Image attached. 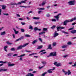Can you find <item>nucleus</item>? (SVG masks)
I'll return each instance as SVG.
<instances>
[{
  "label": "nucleus",
  "mask_w": 76,
  "mask_h": 76,
  "mask_svg": "<svg viewBox=\"0 0 76 76\" xmlns=\"http://www.w3.org/2000/svg\"><path fill=\"white\" fill-rule=\"evenodd\" d=\"M76 20V17H74V18H72L71 19H69L68 20H65L63 23V25L66 26L67 25V23L69 22H73V21H74V20Z\"/></svg>",
  "instance_id": "nucleus-1"
},
{
  "label": "nucleus",
  "mask_w": 76,
  "mask_h": 76,
  "mask_svg": "<svg viewBox=\"0 0 76 76\" xmlns=\"http://www.w3.org/2000/svg\"><path fill=\"white\" fill-rule=\"evenodd\" d=\"M29 44V43H26L25 44L23 45H21L19 46L17 48L16 50H20L22 49V48L23 47H25L26 45H28Z\"/></svg>",
  "instance_id": "nucleus-2"
},
{
  "label": "nucleus",
  "mask_w": 76,
  "mask_h": 76,
  "mask_svg": "<svg viewBox=\"0 0 76 76\" xmlns=\"http://www.w3.org/2000/svg\"><path fill=\"white\" fill-rule=\"evenodd\" d=\"M75 3H76V1L75 0L69 1L68 2L69 5H75Z\"/></svg>",
  "instance_id": "nucleus-3"
},
{
  "label": "nucleus",
  "mask_w": 76,
  "mask_h": 76,
  "mask_svg": "<svg viewBox=\"0 0 76 76\" xmlns=\"http://www.w3.org/2000/svg\"><path fill=\"white\" fill-rule=\"evenodd\" d=\"M26 55V54H23L20 56H18V57H20V58L19 59V60L20 61H22L23 60V59H22L23 58L22 57H24V56H25Z\"/></svg>",
  "instance_id": "nucleus-4"
},
{
  "label": "nucleus",
  "mask_w": 76,
  "mask_h": 76,
  "mask_svg": "<svg viewBox=\"0 0 76 76\" xmlns=\"http://www.w3.org/2000/svg\"><path fill=\"white\" fill-rule=\"evenodd\" d=\"M61 15V14H59L58 15H57L56 16H54V18L56 19L57 20H59L58 19H59V15Z\"/></svg>",
  "instance_id": "nucleus-5"
},
{
  "label": "nucleus",
  "mask_w": 76,
  "mask_h": 76,
  "mask_svg": "<svg viewBox=\"0 0 76 76\" xmlns=\"http://www.w3.org/2000/svg\"><path fill=\"white\" fill-rule=\"evenodd\" d=\"M50 53L51 56H55V57L57 56V53L56 52H52Z\"/></svg>",
  "instance_id": "nucleus-6"
},
{
  "label": "nucleus",
  "mask_w": 76,
  "mask_h": 76,
  "mask_svg": "<svg viewBox=\"0 0 76 76\" xmlns=\"http://www.w3.org/2000/svg\"><path fill=\"white\" fill-rule=\"evenodd\" d=\"M57 31L58 32L59 31V29H64L65 28L64 27H61V26H57L56 27Z\"/></svg>",
  "instance_id": "nucleus-7"
},
{
  "label": "nucleus",
  "mask_w": 76,
  "mask_h": 76,
  "mask_svg": "<svg viewBox=\"0 0 76 76\" xmlns=\"http://www.w3.org/2000/svg\"><path fill=\"white\" fill-rule=\"evenodd\" d=\"M8 65V67H11V66H14L15 65V64H11V63L10 62H9L7 64Z\"/></svg>",
  "instance_id": "nucleus-8"
},
{
  "label": "nucleus",
  "mask_w": 76,
  "mask_h": 76,
  "mask_svg": "<svg viewBox=\"0 0 76 76\" xmlns=\"http://www.w3.org/2000/svg\"><path fill=\"white\" fill-rule=\"evenodd\" d=\"M58 33H57V31H55L53 37L56 38V37H57L58 35Z\"/></svg>",
  "instance_id": "nucleus-9"
},
{
  "label": "nucleus",
  "mask_w": 76,
  "mask_h": 76,
  "mask_svg": "<svg viewBox=\"0 0 76 76\" xmlns=\"http://www.w3.org/2000/svg\"><path fill=\"white\" fill-rule=\"evenodd\" d=\"M47 1L46 0H44L41 4V5L42 6H44L47 3Z\"/></svg>",
  "instance_id": "nucleus-10"
},
{
  "label": "nucleus",
  "mask_w": 76,
  "mask_h": 76,
  "mask_svg": "<svg viewBox=\"0 0 76 76\" xmlns=\"http://www.w3.org/2000/svg\"><path fill=\"white\" fill-rule=\"evenodd\" d=\"M26 76H34V75L31 73H29L27 74Z\"/></svg>",
  "instance_id": "nucleus-11"
},
{
  "label": "nucleus",
  "mask_w": 76,
  "mask_h": 76,
  "mask_svg": "<svg viewBox=\"0 0 76 76\" xmlns=\"http://www.w3.org/2000/svg\"><path fill=\"white\" fill-rule=\"evenodd\" d=\"M13 31H14L15 34H18V33H19V31H16V30L15 28H13Z\"/></svg>",
  "instance_id": "nucleus-12"
},
{
  "label": "nucleus",
  "mask_w": 76,
  "mask_h": 76,
  "mask_svg": "<svg viewBox=\"0 0 76 76\" xmlns=\"http://www.w3.org/2000/svg\"><path fill=\"white\" fill-rule=\"evenodd\" d=\"M37 42H38V39H36L33 41L32 43V44H35V43H37Z\"/></svg>",
  "instance_id": "nucleus-13"
},
{
  "label": "nucleus",
  "mask_w": 76,
  "mask_h": 76,
  "mask_svg": "<svg viewBox=\"0 0 76 76\" xmlns=\"http://www.w3.org/2000/svg\"><path fill=\"white\" fill-rule=\"evenodd\" d=\"M8 47V46H7V45L5 46L4 47V50L6 52H7V49H6V48H7Z\"/></svg>",
  "instance_id": "nucleus-14"
},
{
  "label": "nucleus",
  "mask_w": 76,
  "mask_h": 76,
  "mask_svg": "<svg viewBox=\"0 0 76 76\" xmlns=\"http://www.w3.org/2000/svg\"><path fill=\"white\" fill-rule=\"evenodd\" d=\"M45 34V31H42L40 33H39V35H44Z\"/></svg>",
  "instance_id": "nucleus-15"
},
{
  "label": "nucleus",
  "mask_w": 76,
  "mask_h": 76,
  "mask_svg": "<svg viewBox=\"0 0 76 76\" xmlns=\"http://www.w3.org/2000/svg\"><path fill=\"white\" fill-rule=\"evenodd\" d=\"M13 53H8L7 54V56H9V57H11V56H12V55H13Z\"/></svg>",
  "instance_id": "nucleus-16"
},
{
  "label": "nucleus",
  "mask_w": 76,
  "mask_h": 76,
  "mask_svg": "<svg viewBox=\"0 0 76 76\" xmlns=\"http://www.w3.org/2000/svg\"><path fill=\"white\" fill-rule=\"evenodd\" d=\"M6 31H3L1 33V35H6Z\"/></svg>",
  "instance_id": "nucleus-17"
},
{
  "label": "nucleus",
  "mask_w": 76,
  "mask_h": 76,
  "mask_svg": "<svg viewBox=\"0 0 76 76\" xmlns=\"http://www.w3.org/2000/svg\"><path fill=\"white\" fill-rule=\"evenodd\" d=\"M37 9H38L39 10H45V8H40L39 7H38L37 8Z\"/></svg>",
  "instance_id": "nucleus-18"
},
{
  "label": "nucleus",
  "mask_w": 76,
  "mask_h": 76,
  "mask_svg": "<svg viewBox=\"0 0 76 76\" xmlns=\"http://www.w3.org/2000/svg\"><path fill=\"white\" fill-rule=\"evenodd\" d=\"M47 74V72H45L42 74L40 76H45Z\"/></svg>",
  "instance_id": "nucleus-19"
},
{
  "label": "nucleus",
  "mask_w": 76,
  "mask_h": 76,
  "mask_svg": "<svg viewBox=\"0 0 76 76\" xmlns=\"http://www.w3.org/2000/svg\"><path fill=\"white\" fill-rule=\"evenodd\" d=\"M62 65L61 63H58L56 65V66H57V67H59L60 66H61Z\"/></svg>",
  "instance_id": "nucleus-20"
},
{
  "label": "nucleus",
  "mask_w": 76,
  "mask_h": 76,
  "mask_svg": "<svg viewBox=\"0 0 76 76\" xmlns=\"http://www.w3.org/2000/svg\"><path fill=\"white\" fill-rule=\"evenodd\" d=\"M33 19H35V20H39V19L40 18L39 17H34L33 18Z\"/></svg>",
  "instance_id": "nucleus-21"
},
{
  "label": "nucleus",
  "mask_w": 76,
  "mask_h": 76,
  "mask_svg": "<svg viewBox=\"0 0 76 76\" xmlns=\"http://www.w3.org/2000/svg\"><path fill=\"white\" fill-rule=\"evenodd\" d=\"M29 29H31V30H33V29H34V28H33V27H32V26L31 25L29 26Z\"/></svg>",
  "instance_id": "nucleus-22"
},
{
  "label": "nucleus",
  "mask_w": 76,
  "mask_h": 76,
  "mask_svg": "<svg viewBox=\"0 0 76 76\" xmlns=\"http://www.w3.org/2000/svg\"><path fill=\"white\" fill-rule=\"evenodd\" d=\"M51 70H51V69H49L48 71V72H48V73H53V72L51 71Z\"/></svg>",
  "instance_id": "nucleus-23"
},
{
  "label": "nucleus",
  "mask_w": 76,
  "mask_h": 76,
  "mask_svg": "<svg viewBox=\"0 0 76 76\" xmlns=\"http://www.w3.org/2000/svg\"><path fill=\"white\" fill-rule=\"evenodd\" d=\"M48 49H50V50H51V49H52L51 45H48Z\"/></svg>",
  "instance_id": "nucleus-24"
},
{
  "label": "nucleus",
  "mask_w": 76,
  "mask_h": 76,
  "mask_svg": "<svg viewBox=\"0 0 76 76\" xmlns=\"http://www.w3.org/2000/svg\"><path fill=\"white\" fill-rule=\"evenodd\" d=\"M67 44L69 45H72V43L71 42H68L67 43Z\"/></svg>",
  "instance_id": "nucleus-25"
},
{
  "label": "nucleus",
  "mask_w": 76,
  "mask_h": 76,
  "mask_svg": "<svg viewBox=\"0 0 76 76\" xmlns=\"http://www.w3.org/2000/svg\"><path fill=\"white\" fill-rule=\"evenodd\" d=\"M42 48V45L39 46L38 47V48H37V50H39Z\"/></svg>",
  "instance_id": "nucleus-26"
},
{
  "label": "nucleus",
  "mask_w": 76,
  "mask_h": 76,
  "mask_svg": "<svg viewBox=\"0 0 76 76\" xmlns=\"http://www.w3.org/2000/svg\"><path fill=\"white\" fill-rule=\"evenodd\" d=\"M62 72H63V73H65V75H67V74L68 73L67 72L65 71H64V69H62Z\"/></svg>",
  "instance_id": "nucleus-27"
},
{
  "label": "nucleus",
  "mask_w": 76,
  "mask_h": 76,
  "mask_svg": "<svg viewBox=\"0 0 76 76\" xmlns=\"http://www.w3.org/2000/svg\"><path fill=\"white\" fill-rule=\"evenodd\" d=\"M67 47V45H64L61 46V48H65Z\"/></svg>",
  "instance_id": "nucleus-28"
},
{
  "label": "nucleus",
  "mask_w": 76,
  "mask_h": 76,
  "mask_svg": "<svg viewBox=\"0 0 76 76\" xmlns=\"http://www.w3.org/2000/svg\"><path fill=\"white\" fill-rule=\"evenodd\" d=\"M7 71V69H0V72H6Z\"/></svg>",
  "instance_id": "nucleus-29"
},
{
  "label": "nucleus",
  "mask_w": 76,
  "mask_h": 76,
  "mask_svg": "<svg viewBox=\"0 0 76 76\" xmlns=\"http://www.w3.org/2000/svg\"><path fill=\"white\" fill-rule=\"evenodd\" d=\"M71 32L72 34H75L76 33V30L72 31H71Z\"/></svg>",
  "instance_id": "nucleus-30"
},
{
  "label": "nucleus",
  "mask_w": 76,
  "mask_h": 76,
  "mask_svg": "<svg viewBox=\"0 0 76 76\" xmlns=\"http://www.w3.org/2000/svg\"><path fill=\"white\" fill-rule=\"evenodd\" d=\"M67 72H68V74H67L68 75H70V74H71L72 73L70 72V70H68Z\"/></svg>",
  "instance_id": "nucleus-31"
},
{
  "label": "nucleus",
  "mask_w": 76,
  "mask_h": 76,
  "mask_svg": "<svg viewBox=\"0 0 76 76\" xmlns=\"http://www.w3.org/2000/svg\"><path fill=\"white\" fill-rule=\"evenodd\" d=\"M34 24H35V25H37V24H39V23H41V22H35L34 23Z\"/></svg>",
  "instance_id": "nucleus-32"
},
{
  "label": "nucleus",
  "mask_w": 76,
  "mask_h": 76,
  "mask_svg": "<svg viewBox=\"0 0 76 76\" xmlns=\"http://www.w3.org/2000/svg\"><path fill=\"white\" fill-rule=\"evenodd\" d=\"M2 9L3 10H4L5 9H6V7L5 5H3L2 6Z\"/></svg>",
  "instance_id": "nucleus-33"
},
{
  "label": "nucleus",
  "mask_w": 76,
  "mask_h": 76,
  "mask_svg": "<svg viewBox=\"0 0 76 76\" xmlns=\"http://www.w3.org/2000/svg\"><path fill=\"white\" fill-rule=\"evenodd\" d=\"M7 44H8V45H12V44H13L12 43L10 42L9 41L7 42Z\"/></svg>",
  "instance_id": "nucleus-34"
},
{
  "label": "nucleus",
  "mask_w": 76,
  "mask_h": 76,
  "mask_svg": "<svg viewBox=\"0 0 76 76\" xmlns=\"http://www.w3.org/2000/svg\"><path fill=\"white\" fill-rule=\"evenodd\" d=\"M10 4L11 5H15L16 6V3L12 2V3H11Z\"/></svg>",
  "instance_id": "nucleus-35"
},
{
  "label": "nucleus",
  "mask_w": 76,
  "mask_h": 76,
  "mask_svg": "<svg viewBox=\"0 0 76 76\" xmlns=\"http://www.w3.org/2000/svg\"><path fill=\"white\" fill-rule=\"evenodd\" d=\"M25 37H31V35L28 34H25Z\"/></svg>",
  "instance_id": "nucleus-36"
},
{
  "label": "nucleus",
  "mask_w": 76,
  "mask_h": 76,
  "mask_svg": "<svg viewBox=\"0 0 76 76\" xmlns=\"http://www.w3.org/2000/svg\"><path fill=\"white\" fill-rule=\"evenodd\" d=\"M42 64H44V65L47 64V62H46L45 61L42 62Z\"/></svg>",
  "instance_id": "nucleus-37"
},
{
  "label": "nucleus",
  "mask_w": 76,
  "mask_h": 76,
  "mask_svg": "<svg viewBox=\"0 0 76 76\" xmlns=\"http://www.w3.org/2000/svg\"><path fill=\"white\" fill-rule=\"evenodd\" d=\"M15 50H16V49H15V48H12L10 49V50H11V51H15Z\"/></svg>",
  "instance_id": "nucleus-38"
},
{
  "label": "nucleus",
  "mask_w": 76,
  "mask_h": 76,
  "mask_svg": "<svg viewBox=\"0 0 76 76\" xmlns=\"http://www.w3.org/2000/svg\"><path fill=\"white\" fill-rule=\"evenodd\" d=\"M7 63V62L6 61L4 62L2 61H0V63H2V64H3L4 63Z\"/></svg>",
  "instance_id": "nucleus-39"
},
{
  "label": "nucleus",
  "mask_w": 76,
  "mask_h": 76,
  "mask_svg": "<svg viewBox=\"0 0 76 76\" xmlns=\"http://www.w3.org/2000/svg\"><path fill=\"white\" fill-rule=\"evenodd\" d=\"M22 4V3L21 2L18 3H16V6H18V5H20Z\"/></svg>",
  "instance_id": "nucleus-40"
},
{
  "label": "nucleus",
  "mask_w": 76,
  "mask_h": 76,
  "mask_svg": "<svg viewBox=\"0 0 76 76\" xmlns=\"http://www.w3.org/2000/svg\"><path fill=\"white\" fill-rule=\"evenodd\" d=\"M34 54H37V53H33L31 54H30L29 55V56H32V55H34Z\"/></svg>",
  "instance_id": "nucleus-41"
},
{
  "label": "nucleus",
  "mask_w": 76,
  "mask_h": 76,
  "mask_svg": "<svg viewBox=\"0 0 76 76\" xmlns=\"http://www.w3.org/2000/svg\"><path fill=\"white\" fill-rule=\"evenodd\" d=\"M46 16L48 18H49L50 16V15L49 14H47L46 15Z\"/></svg>",
  "instance_id": "nucleus-42"
},
{
  "label": "nucleus",
  "mask_w": 76,
  "mask_h": 76,
  "mask_svg": "<svg viewBox=\"0 0 76 76\" xmlns=\"http://www.w3.org/2000/svg\"><path fill=\"white\" fill-rule=\"evenodd\" d=\"M43 31H47V28H44L43 29Z\"/></svg>",
  "instance_id": "nucleus-43"
},
{
  "label": "nucleus",
  "mask_w": 76,
  "mask_h": 76,
  "mask_svg": "<svg viewBox=\"0 0 76 76\" xmlns=\"http://www.w3.org/2000/svg\"><path fill=\"white\" fill-rule=\"evenodd\" d=\"M68 56H69V55H64L63 56V57L64 58H66V57H67Z\"/></svg>",
  "instance_id": "nucleus-44"
},
{
  "label": "nucleus",
  "mask_w": 76,
  "mask_h": 76,
  "mask_svg": "<svg viewBox=\"0 0 76 76\" xmlns=\"http://www.w3.org/2000/svg\"><path fill=\"white\" fill-rule=\"evenodd\" d=\"M44 66H42L41 67H39V69H42V68H43V67H44Z\"/></svg>",
  "instance_id": "nucleus-45"
},
{
  "label": "nucleus",
  "mask_w": 76,
  "mask_h": 76,
  "mask_svg": "<svg viewBox=\"0 0 76 76\" xmlns=\"http://www.w3.org/2000/svg\"><path fill=\"white\" fill-rule=\"evenodd\" d=\"M62 33H64V34H68V33L66 32L65 31H61Z\"/></svg>",
  "instance_id": "nucleus-46"
},
{
  "label": "nucleus",
  "mask_w": 76,
  "mask_h": 76,
  "mask_svg": "<svg viewBox=\"0 0 76 76\" xmlns=\"http://www.w3.org/2000/svg\"><path fill=\"white\" fill-rule=\"evenodd\" d=\"M51 20L52 22H56V20L55 19H52Z\"/></svg>",
  "instance_id": "nucleus-47"
},
{
  "label": "nucleus",
  "mask_w": 76,
  "mask_h": 76,
  "mask_svg": "<svg viewBox=\"0 0 76 76\" xmlns=\"http://www.w3.org/2000/svg\"><path fill=\"white\" fill-rule=\"evenodd\" d=\"M39 40L41 42H42V39L41 38H39Z\"/></svg>",
  "instance_id": "nucleus-48"
},
{
  "label": "nucleus",
  "mask_w": 76,
  "mask_h": 76,
  "mask_svg": "<svg viewBox=\"0 0 76 76\" xmlns=\"http://www.w3.org/2000/svg\"><path fill=\"white\" fill-rule=\"evenodd\" d=\"M53 46H56V42H53Z\"/></svg>",
  "instance_id": "nucleus-49"
},
{
  "label": "nucleus",
  "mask_w": 76,
  "mask_h": 76,
  "mask_svg": "<svg viewBox=\"0 0 76 76\" xmlns=\"http://www.w3.org/2000/svg\"><path fill=\"white\" fill-rule=\"evenodd\" d=\"M21 31L22 32H25V30L23 28L21 29Z\"/></svg>",
  "instance_id": "nucleus-50"
},
{
  "label": "nucleus",
  "mask_w": 76,
  "mask_h": 76,
  "mask_svg": "<svg viewBox=\"0 0 76 76\" xmlns=\"http://www.w3.org/2000/svg\"><path fill=\"white\" fill-rule=\"evenodd\" d=\"M72 67H76V62L74 64L72 65Z\"/></svg>",
  "instance_id": "nucleus-51"
},
{
  "label": "nucleus",
  "mask_w": 76,
  "mask_h": 76,
  "mask_svg": "<svg viewBox=\"0 0 76 76\" xmlns=\"http://www.w3.org/2000/svg\"><path fill=\"white\" fill-rule=\"evenodd\" d=\"M38 28L37 27H35L34 28V29L35 31H37V30H38Z\"/></svg>",
  "instance_id": "nucleus-52"
},
{
  "label": "nucleus",
  "mask_w": 76,
  "mask_h": 76,
  "mask_svg": "<svg viewBox=\"0 0 76 76\" xmlns=\"http://www.w3.org/2000/svg\"><path fill=\"white\" fill-rule=\"evenodd\" d=\"M25 37H24L23 36H21L20 38V40H21V39H23Z\"/></svg>",
  "instance_id": "nucleus-53"
},
{
  "label": "nucleus",
  "mask_w": 76,
  "mask_h": 76,
  "mask_svg": "<svg viewBox=\"0 0 76 76\" xmlns=\"http://www.w3.org/2000/svg\"><path fill=\"white\" fill-rule=\"evenodd\" d=\"M41 12H42V11L39 10L38 11V14H41Z\"/></svg>",
  "instance_id": "nucleus-54"
},
{
  "label": "nucleus",
  "mask_w": 76,
  "mask_h": 76,
  "mask_svg": "<svg viewBox=\"0 0 76 76\" xmlns=\"http://www.w3.org/2000/svg\"><path fill=\"white\" fill-rule=\"evenodd\" d=\"M21 2V3H26V2L24 1H22Z\"/></svg>",
  "instance_id": "nucleus-55"
},
{
  "label": "nucleus",
  "mask_w": 76,
  "mask_h": 76,
  "mask_svg": "<svg viewBox=\"0 0 76 76\" xmlns=\"http://www.w3.org/2000/svg\"><path fill=\"white\" fill-rule=\"evenodd\" d=\"M21 23L22 25H25L26 24V23H25L21 22Z\"/></svg>",
  "instance_id": "nucleus-56"
},
{
  "label": "nucleus",
  "mask_w": 76,
  "mask_h": 76,
  "mask_svg": "<svg viewBox=\"0 0 76 76\" xmlns=\"http://www.w3.org/2000/svg\"><path fill=\"white\" fill-rule=\"evenodd\" d=\"M18 54H14L13 56V57H16V56H18Z\"/></svg>",
  "instance_id": "nucleus-57"
},
{
  "label": "nucleus",
  "mask_w": 76,
  "mask_h": 76,
  "mask_svg": "<svg viewBox=\"0 0 76 76\" xmlns=\"http://www.w3.org/2000/svg\"><path fill=\"white\" fill-rule=\"evenodd\" d=\"M16 16H17V17H20V15H19L18 14H16Z\"/></svg>",
  "instance_id": "nucleus-58"
},
{
  "label": "nucleus",
  "mask_w": 76,
  "mask_h": 76,
  "mask_svg": "<svg viewBox=\"0 0 76 76\" xmlns=\"http://www.w3.org/2000/svg\"><path fill=\"white\" fill-rule=\"evenodd\" d=\"M56 27V26H53L52 27H51V29H54Z\"/></svg>",
  "instance_id": "nucleus-59"
},
{
  "label": "nucleus",
  "mask_w": 76,
  "mask_h": 76,
  "mask_svg": "<svg viewBox=\"0 0 76 76\" xmlns=\"http://www.w3.org/2000/svg\"><path fill=\"white\" fill-rule=\"evenodd\" d=\"M53 64H54V65H56H56H57V62H55Z\"/></svg>",
  "instance_id": "nucleus-60"
},
{
  "label": "nucleus",
  "mask_w": 76,
  "mask_h": 76,
  "mask_svg": "<svg viewBox=\"0 0 76 76\" xmlns=\"http://www.w3.org/2000/svg\"><path fill=\"white\" fill-rule=\"evenodd\" d=\"M4 15H6V16H8L9 15V14L8 13H4Z\"/></svg>",
  "instance_id": "nucleus-61"
},
{
  "label": "nucleus",
  "mask_w": 76,
  "mask_h": 76,
  "mask_svg": "<svg viewBox=\"0 0 76 76\" xmlns=\"http://www.w3.org/2000/svg\"><path fill=\"white\" fill-rule=\"evenodd\" d=\"M18 20H23V19L22 18H19L18 19Z\"/></svg>",
  "instance_id": "nucleus-62"
},
{
  "label": "nucleus",
  "mask_w": 76,
  "mask_h": 76,
  "mask_svg": "<svg viewBox=\"0 0 76 76\" xmlns=\"http://www.w3.org/2000/svg\"><path fill=\"white\" fill-rule=\"evenodd\" d=\"M55 69H56V67H53V69H51L52 70H55Z\"/></svg>",
  "instance_id": "nucleus-63"
},
{
  "label": "nucleus",
  "mask_w": 76,
  "mask_h": 76,
  "mask_svg": "<svg viewBox=\"0 0 76 76\" xmlns=\"http://www.w3.org/2000/svg\"><path fill=\"white\" fill-rule=\"evenodd\" d=\"M20 38H19V39H17V40H16V42L19 41H20Z\"/></svg>",
  "instance_id": "nucleus-64"
}]
</instances>
